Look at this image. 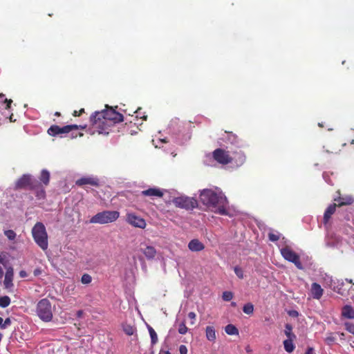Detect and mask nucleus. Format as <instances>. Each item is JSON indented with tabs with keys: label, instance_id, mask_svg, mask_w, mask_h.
<instances>
[{
	"label": "nucleus",
	"instance_id": "6ab92c4d",
	"mask_svg": "<svg viewBox=\"0 0 354 354\" xmlns=\"http://www.w3.org/2000/svg\"><path fill=\"white\" fill-rule=\"evenodd\" d=\"M141 194L145 196L162 197L163 196V192L158 188H149L148 189L143 190L141 192Z\"/></svg>",
	"mask_w": 354,
	"mask_h": 354
},
{
	"label": "nucleus",
	"instance_id": "dca6fc26",
	"mask_svg": "<svg viewBox=\"0 0 354 354\" xmlns=\"http://www.w3.org/2000/svg\"><path fill=\"white\" fill-rule=\"evenodd\" d=\"M141 251L148 260L153 259L157 254L156 248L151 245H146L145 248H141Z\"/></svg>",
	"mask_w": 354,
	"mask_h": 354
},
{
	"label": "nucleus",
	"instance_id": "9b49d317",
	"mask_svg": "<svg viewBox=\"0 0 354 354\" xmlns=\"http://www.w3.org/2000/svg\"><path fill=\"white\" fill-rule=\"evenodd\" d=\"M75 185L82 188H86V185H90L95 187H100L101 182L98 177L95 176H84L75 181Z\"/></svg>",
	"mask_w": 354,
	"mask_h": 354
},
{
	"label": "nucleus",
	"instance_id": "8fccbe9b",
	"mask_svg": "<svg viewBox=\"0 0 354 354\" xmlns=\"http://www.w3.org/2000/svg\"><path fill=\"white\" fill-rule=\"evenodd\" d=\"M3 318L0 317V326H1H1L3 325Z\"/></svg>",
	"mask_w": 354,
	"mask_h": 354
},
{
	"label": "nucleus",
	"instance_id": "f03ea898",
	"mask_svg": "<svg viewBox=\"0 0 354 354\" xmlns=\"http://www.w3.org/2000/svg\"><path fill=\"white\" fill-rule=\"evenodd\" d=\"M202 203L210 208L214 212L221 215H227L228 201L221 192L217 193L209 189H203L200 194Z\"/></svg>",
	"mask_w": 354,
	"mask_h": 354
},
{
	"label": "nucleus",
	"instance_id": "a19ab883",
	"mask_svg": "<svg viewBox=\"0 0 354 354\" xmlns=\"http://www.w3.org/2000/svg\"><path fill=\"white\" fill-rule=\"evenodd\" d=\"M196 313H194V312H189V313H188V317H189V319H191L192 320H193V321L192 322V324H194V321H195V319H196Z\"/></svg>",
	"mask_w": 354,
	"mask_h": 354
},
{
	"label": "nucleus",
	"instance_id": "338daca9",
	"mask_svg": "<svg viewBox=\"0 0 354 354\" xmlns=\"http://www.w3.org/2000/svg\"><path fill=\"white\" fill-rule=\"evenodd\" d=\"M352 334L354 335V332H353V333H352Z\"/></svg>",
	"mask_w": 354,
	"mask_h": 354
},
{
	"label": "nucleus",
	"instance_id": "a211bd4d",
	"mask_svg": "<svg viewBox=\"0 0 354 354\" xmlns=\"http://www.w3.org/2000/svg\"><path fill=\"white\" fill-rule=\"evenodd\" d=\"M324 290L317 283H313L311 286V293L314 299H319L323 295Z\"/></svg>",
	"mask_w": 354,
	"mask_h": 354
},
{
	"label": "nucleus",
	"instance_id": "412c9836",
	"mask_svg": "<svg viewBox=\"0 0 354 354\" xmlns=\"http://www.w3.org/2000/svg\"><path fill=\"white\" fill-rule=\"evenodd\" d=\"M342 315L348 319L354 318V310L350 305H346L342 308Z\"/></svg>",
	"mask_w": 354,
	"mask_h": 354
},
{
	"label": "nucleus",
	"instance_id": "13d9d810",
	"mask_svg": "<svg viewBox=\"0 0 354 354\" xmlns=\"http://www.w3.org/2000/svg\"><path fill=\"white\" fill-rule=\"evenodd\" d=\"M3 259L1 258V256L0 255V263H2Z\"/></svg>",
	"mask_w": 354,
	"mask_h": 354
},
{
	"label": "nucleus",
	"instance_id": "4c0bfd02",
	"mask_svg": "<svg viewBox=\"0 0 354 354\" xmlns=\"http://www.w3.org/2000/svg\"><path fill=\"white\" fill-rule=\"evenodd\" d=\"M325 341L328 344H332L335 341V338L330 334L326 337Z\"/></svg>",
	"mask_w": 354,
	"mask_h": 354
},
{
	"label": "nucleus",
	"instance_id": "4d7b16f0",
	"mask_svg": "<svg viewBox=\"0 0 354 354\" xmlns=\"http://www.w3.org/2000/svg\"><path fill=\"white\" fill-rule=\"evenodd\" d=\"M165 354H171L169 351H165Z\"/></svg>",
	"mask_w": 354,
	"mask_h": 354
},
{
	"label": "nucleus",
	"instance_id": "423d86ee",
	"mask_svg": "<svg viewBox=\"0 0 354 354\" xmlns=\"http://www.w3.org/2000/svg\"><path fill=\"white\" fill-rule=\"evenodd\" d=\"M37 313L43 321H50L53 318V310L50 301L47 299L40 300L37 304Z\"/></svg>",
	"mask_w": 354,
	"mask_h": 354
},
{
	"label": "nucleus",
	"instance_id": "69168bd1",
	"mask_svg": "<svg viewBox=\"0 0 354 354\" xmlns=\"http://www.w3.org/2000/svg\"><path fill=\"white\" fill-rule=\"evenodd\" d=\"M343 336H344V334L342 333H341V337H343Z\"/></svg>",
	"mask_w": 354,
	"mask_h": 354
},
{
	"label": "nucleus",
	"instance_id": "79ce46f5",
	"mask_svg": "<svg viewBox=\"0 0 354 354\" xmlns=\"http://www.w3.org/2000/svg\"><path fill=\"white\" fill-rule=\"evenodd\" d=\"M84 112V109H81L80 111H74L73 113V115L74 117L80 116Z\"/></svg>",
	"mask_w": 354,
	"mask_h": 354
},
{
	"label": "nucleus",
	"instance_id": "f8f14e48",
	"mask_svg": "<svg viewBox=\"0 0 354 354\" xmlns=\"http://www.w3.org/2000/svg\"><path fill=\"white\" fill-rule=\"evenodd\" d=\"M127 222L133 227L141 229H144L147 225L145 219L134 214H127Z\"/></svg>",
	"mask_w": 354,
	"mask_h": 354
},
{
	"label": "nucleus",
	"instance_id": "b1692460",
	"mask_svg": "<svg viewBox=\"0 0 354 354\" xmlns=\"http://www.w3.org/2000/svg\"><path fill=\"white\" fill-rule=\"evenodd\" d=\"M294 340L295 339H287L283 341L284 348H285L286 351H287L288 353H291L294 351V349H295V346L293 344Z\"/></svg>",
	"mask_w": 354,
	"mask_h": 354
},
{
	"label": "nucleus",
	"instance_id": "bb28decb",
	"mask_svg": "<svg viewBox=\"0 0 354 354\" xmlns=\"http://www.w3.org/2000/svg\"><path fill=\"white\" fill-rule=\"evenodd\" d=\"M134 113H136V118H140L142 120L145 121L147 120V115L146 114L145 112L142 111V108H138Z\"/></svg>",
	"mask_w": 354,
	"mask_h": 354
},
{
	"label": "nucleus",
	"instance_id": "0e129e2a",
	"mask_svg": "<svg viewBox=\"0 0 354 354\" xmlns=\"http://www.w3.org/2000/svg\"><path fill=\"white\" fill-rule=\"evenodd\" d=\"M351 144H352V145H353V144H354V139H353V140H352V141H351Z\"/></svg>",
	"mask_w": 354,
	"mask_h": 354
},
{
	"label": "nucleus",
	"instance_id": "ddd939ff",
	"mask_svg": "<svg viewBox=\"0 0 354 354\" xmlns=\"http://www.w3.org/2000/svg\"><path fill=\"white\" fill-rule=\"evenodd\" d=\"M338 196L334 198V201L337 202V207H342L344 205H351L354 200L351 196H342L339 191L337 192Z\"/></svg>",
	"mask_w": 354,
	"mask_h": 354
},
{
	"label": "nucleus",
	"instance_id": "ea45409f",
	"mask_svg": "<svg viewBox=\"0 0 354 354\" xmlns=\"http://www.w3.org/2000/svg\"><path fill=\"white\" fill-rule=\"evenodd\" d=\"M124 332L128 335H132L134 332V329L131 326H128L127 328H124Z\"/></svg>",
	"mask_w": 354,
	"mask_h": 354
},
{
	"label": "nucleus",
	"instance_id": "473e14b6",
	"mask_svg": "<svg viewBox=\"0 0 354 354\" xmlns=\"http://www.w3.org/2000/svg\"><path fill=\"white\" fill-rule=\"evenodd\" d=\"M187 330H188V328L186 326L184 322L179 324L178 331L180 334L184 335L187 332Z\"/></svg>",
	"mask_w": 354,
	"mask_h": 354
},
{
	"label": "nucleus",
	"instance_id": "2f4dec72",
	"mask_svg": "<svg viewBox=\"0 0 354 354\" xmlns=\"http://www.w3.org/2000/svg\"><path fill=\"white\" fill-rule=\"evenodd\" d=\"M4 234L9 240H14L16 237V234L13 230H8L4 231Z\"/></svg>",
	"mask_w": 354,
	"mask_h": 354
},
{
	"label": "nucleus",
	"instance_id": "0eeeda50",
	"mask_svg": "<svg viewBox=\"0 0 354 354\" xmlns=\"http://www.w3.org/2000/svg\"><path fill=\"white\" fill-rule=\"evenodd\" d=\"M86 127V125L82 126L77 124H70L60 127L58 125L54 124L50 127L47 131V133L50 136H56L60 134L68 133L74 130H77L79 129H84Z\"/></svg>",
	"mask_w": 354,
	"mask_h": 354
},
{
	"label": "nucleus",
	"instance_id": "680f3d73",
	"mask_svg": "<svg viewBox=\"0 0 354 354\" xmlns=\"http://www.w3.org/2000/svg\"><path fill=\"white\" fill-rule=\"evenodd\" d=\"M23 277H24V278L25 277H26V273H25V272H24V271Z\"/></svg>",
	"mask_w": 354,
	"mask_h": 354
},
{
	"label": "nucleus",
	"instance_id": "f3484780",
	"mask_svg": "<svg viewBox=\"0 0 354 354\" xmlns=\"http://www.w3.org/2000/svg\"><path fill=\"white\" fill-rule=\"evenodd\" d=\"M337 207V205L336 203H333L330 204L326 209L323 218V222L325 225L328 223L331 216L335 212Z\"/></svg>",
	"mask_w": 354,
	"mask_h": 354
},
{
	"label": "nucleus",
	"instance_id": "c9c22d12",
	"mask_svg": "<svg viewBox=\"0 0 354 354\" xmlns=\"http://www.w3.org/2000/svg\"><path fill=\"white\" fill-rule=\"evenodd\" d=\"M268 238L270 241L274 242L277 241L280 237L279 234L270 232L268 234Z\"/></svg>",
	"mask_w": 354,
	"mask_h": 354
},
{
	"label": "nucleus",
	"instance_id": "603ef678",
	"mask_svg": "<svg viewBox=\"0 0 354 354\" xmlns=\"http://www.w3.org/2000/svg\"><path fill=\"white\" fill-rule=\"evenodd\" d=\"M35 275H37L39 273V271L38 270H35Z\"/></svg>",
	"mask_w": 354,
	"mask_h": 354
},
{
	"label": "nucleus",
	"instance_id": "2eb2a0df",
	"mask_svg": "<svg viewBox=\"0 0 354 354\" xmlns=\"http://www.w3.org/2000/svg\"><path fill=\"white\" fill-rule=\"evenodd\" d=\"M188 248L192 252H200L204 250L205 245L198 239H194L188 243Z\"/></svg>",
	"mask_w": 354,
	"mask_h": 354
},
{
	"label": "nucleus",
	"instance_id": "7c9ffc66",
	"mask_svg": "<svg viewBox=\"0 0 354 354\" xmlns=\"http://www.w3.org/2000/svg\"><path fill=\"white\" fill-rule=\"evenodd\" d=\"M222 298L225 301H229L233 298V293L230 291H225L223 292Z\"/></svg>",
	"mask_w": 354,
	"mask_h": 354
},
{
	"label": "nucleus",
	"instance_id": "4be33fe9",
	"mask_svg": "<svg viewBox=\"0 0 354 354\" xmlns=\"http://www.w3.org/2000/svg\"><path fill=\"white\" fill-rule=\"evenodd\" d=\"M13 277L12 269L10 268L6 271L5 279H4V285L6 288H9L12 284Z\"/></svg>",
	"mask_w": 354,
	"mask_h": 354
},
{
	"label": "nucleus",
	"instance_id": "9d476101",
	"mask_svg": "<svg viewBox=\"0 0 354 354\" xmlns=\"http://www.w3.org/2000/svg\"><path fill=\"white\" fill-rule=\"evenodd\" d=\"M174 203L176 207L185 208L186 209H193L198 205V201L195 198L188 196H179L175 198Z\"/></svg>",
	"mask_w": 354,
	"mask_h": 354
},
{
	"label": "nucleus",
	"instance_id": "a878e982",
	"mask_svg": "<svg viewBox=\"0 0 354 354\" xmlns=\"http://www.w3.org/2000/svg\"><path fill=\"white\" fill-rule=\"evenodd\" d=\"M243 311L247 315H252L254 313V305L250 302L245 304L243 307Z\"/></svg>",
	"mask_w": 354,
	"mask_h": 354
},
{
	"label": "nucleus",
	"instance_id": "09e8293b",
	"mask_svg": "<svg viewBox=\"0 0 354 354\" xmlns=\"http://www.w3.org/2000/svg\"><path fill=\"white\" fill-rule=\"evenodd\" d=\"M10 122H15V120H14L12 114L10 116Z\"/></svg>",
	"mask_w": 354,
	"mask_h": 354
},
{
	"label": "nucleus",
	"instance_id": "7ed1b4c3",
	"mask_svg": "<svg viewBox=\"0 0 354 354\" xmlns=\"http://www.w3.org/2000/svg\"><path fill=\"white\" fill-rule=\"evenodd\" d=\"M50 173L46 169H43L39 177L40 182L32 178L30 175L24 174V187H28L32 190L37 199H44L46 197V192L41 183L47 186L50 182Z\"/></svg>",
	"mask_w": 354,
	"mask_h": 354
},
{
	"label": "nucleus",
	"instance_id": "4468645a",
	"mask_svg": "<svg viewBox=\"0 0 354 354\" xmlns=\"http://www.w3.org/2000/svg\"><path fill=\"white\" fill-rule=\"evenodd\" d=\"M231 158H233L232 163H234L237 166L243 165L245 160V154L241 150H239V151H233L231 155Z\"/></svg>",
	"mask_w": 354,
	"mask_h": 354
},
{
	"label": "nucleus",
	"instance_id": "1a4fd4ad",
	"mask_svg": "<svg viewBox=\"0 0 354 354\" xmlns=\"http://www.w3.org/2000/svg\"><path fill=\"white\" fill-rule=\"evenodd\" d=\"M212 157L214 160L221 165H227L233 162V158L229 151L223 149L218 148L212 152Z\"/></svg>",
	"mask_w": 354,
	"mask_h": 354
},
{
	"label": "nucleus",
	"instance_id": "a18cd8bd",
	"mask_svg": "<svg viewBox=\"0 0 354 354\" xmlns=\"http://www.w3.org/2000/svg\"><path fill=\"white\" fill-rule=\"evenodd\" d=\"M82 314H83V311H82V310H78V311L77 312V316L78 317H80L82 315Z\"/></svg>",
	"mask_w": 354,
	"mask_h": 354
},
{
	"label": "nucleus",
	"instance_id": "72a5a7b5",
	"mask_svg": "<svg viewBox=\"0 0 354 354\" xmlns=\"http://www.w3.org/2000/svg\"><path fill=\"white\" fill-rule=\"evenodd\" d=\"M235 274L239 279H243L244 273L241 268L236 266L234 269Z\"/></svg>",
	"mask_w": 354,
	"mask_h": 354
},
{
	"label": "nucleus",
	"instance_id": "864d4df0",
	"mask_svg": "<svg viewBox=\"0 0 354 354\" xmlns=\"http://www.w3.org/2000/svg\"><path fill=\"white\" fill-rule=\"evenodd\" d=\"M55 115L60 116V113L57 111V112H55Z\"/></svg>",
	"mask_w": 354,
	"mask_h": 354
},
{
	"label": "nucleus",
	"instance_id": "de8ad7c7",
	"mask_svg": "<svg viewBox=\"0 0 354 354\" xmlns=\"http://www.w3.org/2000/svg\"><path fill=\"white\" fill-rule=\"evenodd\" d=\"M346 281L349 283L354 284V282L352 279H346Z\"/></svg>",
	"mask_w": 354,
	"mask_h": 354
},
{
	"label": "nucleus",
	"instance_id": "5701e85b",
	"mask_svg": "<svg viewBox=\"0 0 354 354\" xmlns=\"http://www.w3.org/2000/svg\"><path fill=\"white\" fill-rule=\"evenodd\" d=\"M285 335L288 339H295L296 335L292 333V326L290 324H286L285 326Z\"/></svg>",
	"mask_w": 354,
	"mask_h": 354
},
{
	"label": "nucleus",
	"instance_id": "f257e3e1",
	"mask_svg": "<svg viewBox=\"0 0 354 354\" xmlns=\"http://www.w3.org/2000/svg\"><path fill=\"white\" fill-rule=\"evenodd\" d=\"M115 108L105 105V109L101 111H95L91 116V133L108 135L115 124L123 121L122 114L118 112Z\"/></svg>",
	"mask_w": 354,
	"mask_h": 354
},
{
	"label": "nucleus",
	"instance_id": "e433bc0d",
	"mask_svg": "<svg viewBox=\"0 0 354 354\" xmlns=\"http://www.w3.org/2000/svg\"><path fill=\"white\" fill-rule=\"evenodd\" d=\"M3 97H4V95L2 93H0V98L3 100V103H6V109H9L10 106V104L12 103V100H8L6 98L3 100Z\"/></svg>",
	"mask_w": 354,
	"mask_h": 354
},
{
	"label": "nucleus",
	"instance_id": "f704fd0d",
	"mask_svg": "<svg viewBox=\"0 0 354 354\" xmlns=\"http://www.w3.org/2000/svg\"><path fill=\"white\" fill-rule=\"evenodd\" d=\"M345 328L347 331L352 333L354 332V324L350 323V322H346L344 324Z\"/></svg>",
	"mask_w": 354,
	"mask_h": 354
},
{
	"label": "nucleus",
	"instance_id": "c85d7f7f",
	"mask_svg": "<svg viewBox=\"0 0 354 354\" xmlns=\"http://www.w3.org/2000/svg\"><path fill=\"white\" fill-rule=\"evenodd\" d=\"M10 304V299L8 296L0 297V307L6 308Z\"/></svg>",
	"mask_w": 354,
	"mask_h": 354
},
{
	"label": "nucleus",
	"instance_id": "49530a36",
	"mask_svg": "<svg viewBox=\"0 0 354 354\" xmlns=\"http://www.w3.org/2000/svg\"><path fill=\"white\" fill-rule=\"evenodd\" d=\"M21 185H22V178L19 179L17 182V186L20 187Z\"/></svg>",
	"mask_w": 354,
	"mask_h": 354
},
{
	"label": "nucleus",
	"instance_id": "6e6552de",
	"mask_svg": "<svg viewBox=\"0 0 354 354\" xmlns=\"http://www.w3.org/2000/svg\"><path fill=\"white\" fill-rule=\"evenodd\" d=\"M281 254L286 260L293 263L298 269H303L299 256L291 248L286 246L281 249Z\"/></svg>",
	"mask_w": 354,
	"mask_h": 354
},
{
	"label": "nucleus",
	"instance_id": "052dcab7",
	"mask_svg": "<svg viewBox=\"0 0 354 354\" xmlns=\"http://www.w3.org/2000/svg\"><path fill=\"white\" fill-rule=\"evenodd\" d=\"M19 275L22 277V270L19 272Z\"/></svg>",
	"mask_w": 354,
	"mask_h": 354
},
{
	"label": "nucleus",
	"instance_id": "cd10ccee",
	"mask_svg": "<svg viewBox=\"0 0 354 354\" xmlns=\"http://www.w3.org/2000/svg\"><path fill=\"white\" fill-rule=\"evenodd\" d=\"M148 330H149V335L151 337V344H155L158 342L157 334H156V331L153 330V328L152 327H151L150 326H148Z\"/></svg>",
	"mask_w": 354,
	"mask_h": 354
},
{
	"label": "nucleus",
	"instance_id": "e2e57ef3",
	"mask_svg": "<svg viewBox=\"0 0 354 354\" xmlns=\"http://www.w3.org/2000/svg\"><path fill=\"white\" fill-rule=\"evenodd\" d=\"M319 127H323V124L319 123Z\"/></svg>",
	"mask_w": 354,
	"mask_h": 354
},
{
	"label": "nucleus",
	"instance_id": "c03bdc74",
	"mask_svg": "<svg viewBox=\"0 0 354 354\" xmlns=\"http://www.w3.org/2000/svg\"><path fill=\"white\" fill-rule=\"evenodd\" d=\"M305 354H313V348L312 347H308Z\"/></svg>",
	"mask_w": 354,
	"mask_h": 354
},
{
	"label": "nucleus",
	"instance_id": "aec40b11",
	"mask_svg": "<svg viewBox=\"0 0 354 354\" xmlns=\"http://www.w3.org/2000/svg\"><path fill=\"white\" fill-rule=\"evenodd\" d=\"M206 338L210 342H214L216 339V330L214 326H207L205 328Z\"/></svg>",
	"mask_w": 354,
	"mask_h": 354
},
{
	"label": "nucleus",
	"instance_id": "58836bf2",
	"mask_svg": "<svg viewBox=\"0 0 354 354\" xmlns=\"http://www.w3.org/2000/svg\"><path fill=\"white\" fill-rule=\"evenodd\" d=\"M180 354H187V348L185 345H180L179 347Z\"/></svg>",
	"mask_w": 354,
	"mask_h": 354
},
{
	"label": "nucleus",
	"instance_id": "5fc2aeb1",
	"mask_svg": "<svg viewBox=\"0 0 354 354\" xmlns=\"http://www.w3.org/2000/svg\"><path fill=\"white\" fill-rule=\"evenodd\" d=\"M71 136L72 138H76L77 136V134L74 135L73 133Z\"/></svg>",
	"mask_w": 354,
	"mask_h": 354
},
{
	"label": "nucleus",
	"instance_id": "39448f33",
	"mask_svg": "<svg viewBox=\"0 0 354 354\" xmlns=\"http://www.w3.org/2000/svg\"><path fill=\"white\" fill-rule=\"evenodd\" d=\"M120 216L118 211L106 210L99 212L91 217L90 222L91 223L106 224L115 221Z\"/></svg>",
	"mask_w": 354,
	"mask_h": 354
},
{
	"label": "nucleus",
	"instance_id": "bf43d9fd",
	"mask_svg": "<svg viewBox=\"0 0 354 354\" xmlns=\"http://www.w3.org/2000/svg\"><path fill=\"white\" fill-rule=\"evenodd\" d=\"M78 135H79V136H80V137H81V136H83V133H78Z\"/></svg>",
	"mask_w": 354,
	"mask_h": 354
},
{
	"label": "nucleus",
	"instance_id": "20e7f679",
	"mask_svg": "<svg viewBox=\"0 0 354 354\" xmlns=\"http://www.w3.org/2000/svg\"><path fill=\"white\" fill-rule=\"evenodd\" d=\"M32 236L35 243L43 250L48 248V236L45 225L37 222L32 229Z\"/></svg>",
	"mask_w": 354,
	"mask_h": 354
},
{
	"label": "nucleus",
	"instance_id": "6e6d98bb",
	"mask_svg": "<svg viewBox=\"0 0 354 354\" xmlns=\"http://www.w3.org/2000/svg\"><path fill=\"white\" fill-rule=\"evenodd\" d=\"M231 305H232V306H236V303H235V302H232Z\"/></svg>",
	"mask_w": 354,
	"mask_h": 354
},
{
	"label": "nucleus",
	"instance_id": "393cba45",
	"mask_svg": "<svg viewBox=\"0 0 354 354\" xmlns=\"http://www.w3.org/2000/svg\"><path fill=\"white\" fill-rule=\"evenodd\" d=\"M225 331L230 335H239V330L232 324H227L225 328Z\"/></svg>",
	"mask_w": 354,
	"mask_h": 354
},
{
	"label": "nucleus",
	"instance_id": "37998d69",
	"mask_svg": "<svg viewBox=\"0 0 354 354\" xmlns=\"http://www.w3.org/2000/svg\"><path fill=\"white\" fill-rule=\"evenodd\" d=\"M11 323L10 318L6 319L4 322H3V325L1 326V328H6L8 325H10Z\"/></svg>",
	"mask_w": 354,
	"mask_h": 354
},
{
	"label": "nucleus",
	"instance_id": "c756f323",
	"mask_svg": "<svg viewBox=\"0 0 354 354\" xmlns=\"http://www.w3.org/2000/svg\"><path fill=\"white\" fill-rule=\"evenodd\" d=\"M92 281V277L90 274H84L82 276V278H81V282L83 283V284H88L91 282Z\"/></svg>",
	"mask_w": 354,
	"mask_h": 354
},
{
	"label": "nucleus",
	"instance_id": "3c124183",
	"mask_svg": "<svg viewBox=\"0 0 354 354\" xmlns=\"http://www.w3.org/2000/svg\"><path fill=\"white\" fill-rule=\"evenodd\" d=\"M290 315H298V313L297 311H292V313H290Z\"/></svg>",
	"mask_w": 354,
	"mask_h": 354
}]
</instances>
